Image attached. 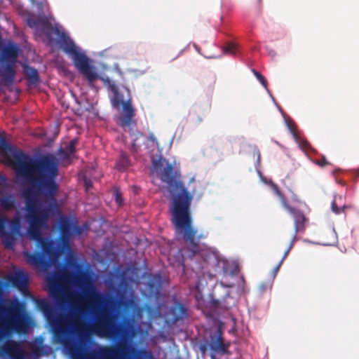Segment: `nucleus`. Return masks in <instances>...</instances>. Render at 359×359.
I'll return each instance as SVG.
<instances>
[{
    "label": "nucleus",
    "instance_id": "7",
    "mask_svg": "<svg viewBox=\"0 0 359 359\" xmlns=\"http://www.w3.org/2000/svg\"><path fill=\"white\" fill-rule=\"evenodd\" d=\"M100 80L104 82L113 93L112 106L116 109H119L121 106L122 107L118 120V125L124 130L132 128V127L136 125V121L135 120V109L132 104L130 90L128 88H125L128 93V98L125 100L124 95L119 92L116 85L112 83L109 78L100 76Z\"/></svg>",
    "mask_w": 359,
    "mask_h": 359
},
{
    "label": "nucleus",
    "instance_id": "4",
    "mask_svg": "<svg viewBox=\"0 0 359 359\" xmlns=\"http://www.w3.org/2000/svg\"><path fill=\"white\" fill-rule=\"evenodd\" d=\"M161 180L166 182L170 189V192H176L172 196L171 207L172 222L177 229L182 233L183 239L187 243V248L191 252V257L198 254L201 250L200 241L206 238V234L198 233L191 224L190 206L193 199L192 195L184 187L183 184L176 180L173 174V167L168 163L161 173Z\"/></svg>",
    "mask_w": 359,
    "mask_h": 359
},
{
    "label": "nucleus",
    "instance_id": "14",
    "mask_svg": "<svg viewBox=\"0 0 359 359\" xmlns=\"http://www.w3.org/2000/svg\"><path fill=\"white\" fill-rule=\"evenodd\" d=\"M209 346L215 353L226 354L228 353L229 344H225L221 332L217 331L215 334L210 337Z\"/></svg>",
    "mask_w": 359,
    "mask_h": 359
},
{
    "label": "nucleus",
    "instance_id": "41",
    "mask_svg": "<svg viewBox=\"0 0 359 359\" xmlns=\"http://www.w3.org/2000/svg\"><path fill=\"white\" fill-rule=\"evenodd\" d=\"M257 161H260V153L259 151H257Z\"/></svg>",
    "mask_w": 359,
    "mask_h": 359
},
{
    "label": "nucleus",
    "instance_id": "18",
    "mask_svg": "<svg viewBox=\"0 0 359 359\" xmlns=\"http://www.w3.org/2000/svg\"><path fill=\"white\" fill-rule=\"evenodd\" d=\"M24 73L29 84H37L40 81L38 71L30 66L25 65L24 67Z\"/></svg>",
    "mask_w": 359,
    "mask_h": 359
},
{
    "label": "nucleus",
    "instance_id": "8",
    "mask_svg": "<svg viewBox=\"0 0 359 359\" xmlns=\"http://www.w3.org/2000/svg\"><path fill=\"white\" fill-rule=\"evenodd\" d=\"M102 359H152V353L146 349H139L130 344L121 341L116 346H104L100 350Z\"/></svg>",
    "mask_w": 359,
    "mask_h": 359
},
{
    "label": "nucleus",
    "instance_id": "24",
    "mask_svg": "<svg viewBox=\"0 0 359 359\" xmlns=\"http://www.w3.org/2000/svg\"><path fill=\"white\" fill-rule=\"evenodd\" d=\"M348 208V206L344 205L342 207H339L337 204L336 199H334L332 203V210L337 215L344 212L345 209Z\"/></svg>",
    "mask_w": 359,
    "mask_h": 359
},
{
    "label": "nucleus",
    "instance_id": "40",
    "mask_svg": "<svg viewBox=\"0 0 359 359\" xmlns=\"http://www.w3.org/2000/svg\"><path fill=\"white\" fill-rule=\"evenodd\" d=\"M31 1L33 3V4H36L37 5H39L40 6H42V3H40L39 4L38 2H36L35 0H31Z\"/></svg>",
    "mask_w": 359,
    "mask_h": 359
},
{
    "label": "nucleus",
    "instance_id": "31",
    "mask_svg": "<svg viewBox=\"0 0 359 359\" xmlns=\"http://www.w3.org/2000/svg\"><path fill=\"white\" fill-rule=\"evenodd\" d=\"M139 147H140V145L137 144L135 142V140H134L131 144V148H130L131 151L134 152V153L137 152L139 149Z\"/></svg>",
    "mask_w": 359,
    "mask_h": 359
},
{
    "label": "nucleus",
    "instance_id": "33",
    "mask_svg": "<svg viewBox=\"0 0 359 359\" xmlns=\"http://www.w3.org/2000/svg\"><path fill=\"white\" fill-rule=\"evenodd\" d=\"M283 264V260H280L278 265L273 269L274 274L276 275L280 269V266Z\"/></svg>",
    "mask_w": 359,
    "mask_h": 359
},
{
    "label": "nucleus",
    "instance_id": "6",
    "mask_svg": "<svg viewBox=\"0 0 359 359\" xmlns=\"http://www.w3.org/2000/svg\"><path fill=\"white\" fill-rule=\"evenodd\" d=\"M0 312L5 314L4 317H0V340L11 332L25 331L27 323L20 302L10 301L6 305H0Z\"/></svg>",
    "mask_w": 359,
    "mask_h": 359
},
{
    "label": "nucleus",
    "instance_id": "26",
    "mask_svg": "<svg viewBox=\"0 0 359 359\" xmlns=\"http://www.w3.org/2000/svg\"><path fill=\"white\" fill-rule=\"evenodd\" d=\"M78 143L77 139L72 140L66 147V150L72 156L76 151V146Z\"/></svg>",
    "mask_w": 359,
    "mask_h": 359
},
{
    "label": "nucleus",
    "instance_id": "21",
    "mask_svg": "<svg viewBox=\"0 0 359 359\" xmlns=\"http://www.w3.org/2000/svg\"><path fill=\"white\" fill-rule=\"evenodd\" d=\"M288 126H289L290 132L292 133L294 139L297 141L299 142V144H300L301 147L304 148V149H309L311 145H310V143L307 140H299V137L297 132L295 126L292 123V124H289Z\"/></svg>",
    "mask_w": 359,
    "mask_h": 359
},
{
    "label": "nucleus",
    "instance_id": "3",
    "mask_svg": "<svg viewBox=\"0 0 359 359\" xmlns=\"http://www.w3.org/2000/svg\"><path fill=\"white\" fill-rule=\"evenodd\" d=\"M23 196L25 199L26 219L29 223L27 236L29 240L36 242V248L41 251L30 252H23L26 261L30 265L38 268L45 269L49 265L50 260L56 256V250L53 241L45 237L41 230L48 227L49 218L60 213V207L56 198L57 195L43 196L48 202V205L41 207L37 205L38 201L33 197L32 189H25Z\"/></svg>",
    "mask_w": 359,
    "mask_h": 359
},
{
    "label": "nucleus",
    "instance_id": "29",
    "mask_svg": "<svg viewBox=\"0 0 359 359\" xmlns=\"http://www.w3.org/2000/svg\"><path fill=\"white\" fill-rule=\"evenodd\" d=\"M114 198H115V201L118 204V206H121V205H123V198H122V194L119 191L118 189H116L115 190V191H114Z\"/></svg>",
    "mask_w": 359,
    "mask_h": 359
},
{
    "label": "nucleus",
    "instance_id": "12",
    "mask_svg": "<svg viewBox=\"0 0 359 359\" xmlns=\"http://www.w3.org/2000/svg\"><path fill=\"white\" fill-rule=\"evenodd\" d=\"M1 351L8 355L10 359H26L27 353L20 342L10 340L6 341L1 348Z\"/></svg>",
    "mask_w": 359,
    "mask_h": 359
},
{
    "label": "nucleus",
    "instance_id": "10",
    "mask_svg": "<svg viewBox=\"0 0 359 359\" xmlns=\"http://www.w3.org/2000/svg\"><path fill=\"white\" fill-rule=\"evenodd\" d=\"M17 46H8L2 53L3 63L0 66V76L4 85L13 84L15 76V63L18 56Z\"/></svg>",
    "mask_w": 359,
    "mask_h": 359
},
{
    "label": "nucleus",
    "instance_id": "1",
    "mask_svg": "<svg viewBox=\"0 0 359 359\" xmlns=\"http://www.w3.org/2000/svg\"><path fill=\"white\" fill-rule=\"evenodd\" d=\"M46 280L49 295L60 306L67 303V285L73 283L82 291L80 300L95 318L94 323L88 326L76 313L70 318L57 315L49 301L36 299V306L51 327L57 343L67 345L70 341L72 332L80 339L91 334L102 337H122L126 334V327L116 323L117 315L114 311L118 306L123 305L124 302L115 297L106 299L85 274L76 275L64 269L60 273L48 276Z\"/></svg>",
    "mask_w": 359,
    "mask_h": 359
},
{
    "label": "nucleus",
    "instance_id": "39",
    "mask_svg": "<svg viewBox=\"0 0 359 359\" xmlns=\"http://www.w3.org/2000/svg\"><path fill=\"white\" fill-rule=\"evenodd\" d=\"M148 287H149V290H150V291H151V292H153V291H154V290H153L154 284H153V283H152V282H149V283H148Z\"/></svg>",
    "mask_w": 359,
    "mask_h": 359
},
{
    "label": "nucleus",
    "instance_id": "16",
    "mask_svg": "<svg viewBox=\"0 0 359 359\" xmlns=\"http://www.w3.org/2000/svg\"><path fill=\"white\" fill-rule=\"evenodd\" d=\"M0 207L5 212L13 210L16 207L15 196L11 194L0 191Z\"/></svg>",
    "mask_w": 359,
    "mask_h": 359
},
{
    "label": "nucleus",
    "instance_id": "28",
    "mask_svg": "<svg viewBox=\"0 0 359 359\" xmlns=\"http://www.w3.org/2000/svg\"><path fill=\"white\" fill-rule=\"evenodd\" d=\"M224 52L228 54H234L236 52V46L233 43H229L224 47Z\"/></svg>",
    "mask_w": 359,
    "mask_h": 359
},
{
    "label": "nucleus",
    "instance_id": "37",
    "mask_svg": "<svg viewBox=\"0 0 359 359\" xmlns=\"http://www.w3.org/2000/svg\"><path fill=\"white\" fill-rule=\"evenodd\" d=\"M83 359H97L95 356L92 355H86L83 357Z\"/></svg>",
    "mask_w": 359,
    "mask_h": 359
},
{
    "label": "nucleus",
    "instance_id": "9",
    "mask_svg": "<svg viewBox=\"0 0 359 359\" xmlns=\"http://www.w3.org/2000/svg\"><path fill=\"white\" fill-rule=\"evenodd\" d=\"M21 229V217L18 214L9 219L0 213V237L7 248H13L16 238L22 236Z\"/></svg>",
    "mask_w": 359,
    "mask_h": 359
},
{
    "label": "nucleus",
    "instance_id": "35",
    "mask_svg": "<svg viewBox=\"0 0 359 359\" xmlns=\"http://www.w3.org/2000/svg\"><path fill=\"white\" fill-rule=\"evenodd\" d=\"M149 139L151 142L157 143V140L153 134L149 135Z\"/></svg>",
    "mask_w": 359,
    "mask_h": 359
},
{
    "label": "nucleus",
    "instance_id": "23",
    "mask_svg": "<svg viewBox=\"0 0 359 359\" xmlns=\"http://www.w3.org/2000/svg\"><path fill=\"white\" fill-rule=\"evenodd\" d=\"M39 346H34L32 347V352L34 355L36 356H40L43 354H46L44 351V346L42 345L43 339L41 338L39 339Z\"/></svg>",
    "mask_w": 359,
    "mask_h": 359
},
{
    "label": "nucleus",
    "instance_id": "22",
    "mask_svg": "<svg viewBox=\"0 0 359 359\" xmlns=\"http://www.w3.org/2000/svg\"><path fill=\"white\" fill-rule=\"evenodd\" d=\"M272 189L274 191V193L280 198V201H281V203H282V205L285 208L287 205H288L289 203L287 202L286 201V198L285 196L282 194V192L280 191L279 187L275 184H272Z\"/></svg>",
    "mask_w": 359,
    "mask_h": 359
},
{
    "label": "nucleus",
    "instance_id": "38",
    "mask_svg": "<svg viewBox=\"0 0 359 359\" xmlns=\"http://www.w3.org/2000/svg\"><path fill=\"white\" fill-rule=\"evenodd\" d=\"M28 25L30 27H33L35 25V22L34 20H32V19H29L28 20Z\"/></svg>",
    "mask_w": 359,
    "mask_h": 359
},
{
    "label": "nucleus",
    "instance_id": "17",
    "mask_svg": "<svg viewBox=\"0 0 359 359\" xmlns=\"http://www.w3.org/2000/svg\"><path fill=\"white\" fill-rule=\"evenodd\" d=\"M74 224L67 217H62L60 220V230L61 238L63 241H67L71 236Z\"/></svg>",
    "mask_w": 359,
    "mask_h": 359
},
{
    "label": "nucleus",
    "instance_id": "15",
    "mask_svg": "<svg viewBox=\"0 0 359 359\" xmlns=\"http://www.w3.org/2000/svg\"><path fill=\"white\" fill-rule=\"evenodd\" d=\"M8 281L14 287L24 292L27 289L29 278L23 271H18L8 278Z\"/></svg>",
    "mask_w": 359,
    "mask_h": 359
},
{
    "label": "nucleus",
    "instance_id": "42",
    "mask_svg": "<svg viewBox=\"0 0 359 359\" xmlns=\"http://www.w3.org/2000/svg\"><path fill=\"white\" fill-rule=\"evenodd\" d=\"M299 204H300V205H304V206H306V203H302V202H301V201L299 202Z\"/></svg>",
    "mask_w": 359,
    "mask_h": 359
},
{
    "label": "nucleus",
    "instance_id": "13",
    "mask_svg": "<svg viewBox=\"0 0 359 359\" xmlns=\"http://www.w3.org/2000/svg\"><path fill=\"white\" fill-rule=\"evenodd\" d=\"M168 314L169 321L172 324H175L179 321H182L189 316L187 307L180 302H176L170 308Z\"/></svg>",
    "mask_w": 359,
    "mask_h": 359
},
{
    "label": "nucleus",
    "instance_id": "2",
    "mask_svg": "<svg viewBox=\"0 0 359 359\" xmlns=\"http://www.w3.org/2000/svg\"><path fill=\"white\" fill-rule=\"evenodd\" d=\"M0 148L17 177L29 186L26 189L32 190L33 197L36 194L57 195L59 190L56 182L58 168L53 154H46L34 158L13 147L4 138L0 139Z\"/></svg>",
    "mask_w": 359,
    "mask_h": 359
},
{
    "label": "nucleus",
    "instance_id": "25",
    "mask_svg": "<svg viewBox=\"0 0 359 359\" xmlns=\"http://www.w3.org/2000/svg\"><path fill=\"white\" fill-rule=\"evenodd\" d=\"M252 72H253L254 75L255 76V77L257 78V79L261 83V84L266 89H267L268 82H267L266 79H265V77L264 76H262L259 72H257L255 69L252 70Z\"/></svg>",
    "mask_w": 359,
    "mask_h": 359
},
{
    "label": "nucleus",
    "instance_id": "19",
    "mask_svg": "<svg viewBox=\"0 0 359 359\" xmlns=\"http://www.w3.org/2000/svg\"><path fill=\"white\" fill-rule=\"evenodd\" d=\"M130 166V160L128 155L121 151L119 157L116 161V167L119 170H123Z\"/></svg>",
    "mask_w": 359,
    "mask_h": 359
},
{
    "label": "nucleus",
    "instance_id": "34",
    "mask_svg": "<svg viewBox=\"0 0 359 359\" xmlns=\"http://www.w3.org/2000/svg\"><path fill=\"white\" fill-rule=\"evenodd\" d=\"M85 184L87 189H89L92 186L91 181L86 178L84 179Z\"/></svg>",
    "mask_w": 359,
    "mask_h": 359
},
{
    "label": "nucleus",
    "instance_id": "5",
    "mask_svg": "<svg viewBox=\"0 0 359 359\" xmlns=\"http://www.w3.org/2000/svg\"><path fill=\"white\" fill-rule=\"evenodd\" d=\"M49 29L51 33L57 36L58 43L61 48L65 53L71 56L76 67L86 77L90 86L97 79H100V76H98L94 68L90 65L87 56L80 51L67 33L61 31L57 27L51 25L49 26Z\"/></svg>",
    "mask_w": 359,
    "mask_h": 359
},
{
    "label": "nucleus",
    "instance_id": "27",
    "mask_svg": "<svg viewBox=\"0 0 359 359\" xmlns=\"http://www.w3.org/2000/svg\"><path fill=\"white\" fill-rule=\"evenodd\" d=\"M296 241H297L296 236H295V234H293L292 236L291 241H290V243L287 249L284 252L283 256V257L281 259V260H283V262L287 257L288 253L290 252L291 249L293 248V245H294V243L296 242Z\"/></svg>",
    "mask_w": 359,
    "mask_h": 359
},
{
    "label": "nucleus",
    "instance_id": "32",
    "mask_svg": "<svg viewBox=\"0 0 359 359\" xmlns=\"http://www.w3.org/2000/svg\"><path fill=\"white\" fill-rule=\"evenodd\" d=\"M76 234L80 235L82 233V229L76 224H74L73 229Z\"/></svg>",
    "mask_w": 359,
    "mask_h": 359
},
{
    "label": "nucleus",
    "instance_id": "20",
    "mask_svg": "<svg viewBox=\"0 0 359 359\" xmlns=\"http://www.w3.org/2000/svg\"><path fill=\"white\" fill-rule=\"evenodd\" d=\"M57 158L55 156L57 162V168L59 169V161L62 162L71 163L73 156L70 154L65 149L60 148L57 151Z\"/></svg>",
    "mask_w": 359,
    "mask_h": 359
},
{
    "label": "nucleus",
    "instance_id": "43",
    "mask_svg": "<svg viewBox=\"0 0 359 359\" xmlns=\"http://www.w3.org/2000/svg\"><path fill=\"white\" fill-rule=\"evenodd\" d=\"M357 175L359 176V169L357 170Z\"/></svg>",
    "mask_w": 359,
    "mask_h": 359
},
{
    "label": "nucleus",
    "instance_id": "11",
    "mask_svg": "<svg viewBox=\"0 0 359 359\" xmlns=\"http://www.w3.org/2000/svg\"><path fill=\"white\" fill-rule=\"evenodd\" d=\"M292 217L294 220V233L297 236L298 233H302L305 231L306 226L309 222V219L305 215L303 210L299 208L293 207L290 205H287L284 208Z\"/></svg>",
    "mask_w": 359,
    "mask_h": 359
},
{
    "label": "nucleus",
    "instance_id": "30",
    "mask_svg": "<svg viewBox=\"0 0 359 359\" xmlns=\"http://www.w3.org/2000/svg\"><path fill=\"white\" fill-rule=\"evenodd\" d=\"M316 163L320 167H324L326 165H329L330 163L327 161L325 156H322L320 159L316 161Z\"/></svg>",
    "mask_w": 359,
    "mask_h": 359
},
{
    "label": "nucleus",
    "instance_id": "36",
    "mask_svg": "<svg viewBox=\"0 0 359 359\" xmlns=\"http://www.w3.org/2000/svg\"><path fill=\"white\" fill-rule=\"evenodd\" d=\"M71 307H72V309H74V310H78V311H79V313H82V311H83V310H82V309H81V308H80V307H77V306H76V305H74V304H72V305H71Z\"/></svg>",
    "mask_w": 359,
    "mask_h": 359
}]
</instances>
